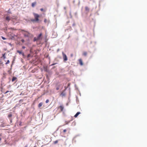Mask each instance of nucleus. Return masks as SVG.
<instances>
[{
	"label": "nucleus",
	"mask_w": 147,
	"mask_h": 147,
	"mask_svg": "<svg viewBox=\"0 0 147 147\" xmlns=\"http://www.w3.org/2000/svg\"><path fill=\"white\" fill-rule=\"evenodd\" d=\"M33 14L34 15L35 18L34 19H31L30 20V21L33 22H38L39 20V15L38 14L36 13H33Z\"/></svg>",
	"instance_id": "1"
},
{
	"label": "nucleus",
	"mask_w": 147,
	"mask_h": 147,
	"mask_svg": "<svg viewBox=\"0 0 147 147\" xmlns=\"http://www.w3.org/2000/svg\"><path fill=\"white\" fill-rule=\"evenodd\" d=\"M17 52L19 53L20 55H22L23 56V57L24 58H25L26 57V56L25 55V54L24 53L22 52V51H20L19 50H17Z\"/></svg>",
	"instance_id": "2"
},
{
	"label": "nucleus",
	"mask_w": 147,
	"mask_h": 147,
	"mask_svg": "<svg viewBox=\"0 0 147 147\" xmlns=\"http://www.w3.org/2000/svg\"><path fill=\"white\" fill-rule=\"evenodd\" d=\"M62 54L63 57V61H67V55L63 53Z\"/></svg>",
	"instance_id": "3"
},
{
	"label": "nucleus",
	"mask_w": 147,
	"mask_h": 147,
	"mask_svg": "<svg viewBox=\"0 0 147 147\" xmlns=\"http://www.w3.org/2000/svg\"><path fill=\"white\" fill-rule=\"evenodd\" d=\"M4 19L5 21H7L8 22H9L11 20V18L9 16H7L4 18Z\"/></svg>",
	"instance_id": "4"
},
{
	"label": "nucleus",
	"mask_w": 147,
	"mask_h": 147,
	"mask_svg": "<svg viewBox=\"0 0 147 147\" xmlns=\"http://www.w3.org/2000/svg\"><path fill=\"white\" fill-rule=\"evenodd\" d=\"M43 68L45 71L47 72H49V70L48 69V66H43Z\"/></svg>",
	"instance_id": "5"
},
{
	"label": "nucleus",
	"mask_w": 147,
	"mask_h": 147,
	"mask_svg": "<svg viewBox=\"0 0 147 147\" xmlns=\"http://www.w3.org/2000/svg\"><path fill=\"white\" fill-rule=\"evenodd\" d=\"M42 33H40L37 36V39L38 40H41L42 39Z\"/></svg>",
	"instance_id": "6"
},
{
	"label": "nucleus",
	"mask_w": 147,
	"mask_h": 147,
	"mask_svg": "<svg viewBox=\"0 0 147 147\" xmlns=\"http://www.w3.org/2000/svg\"><path fill=\"white\" fill-rule=\"evenodd\" d=\"M59 109H60L61 111L62 112L63 111L64 109V107L63 105H60L58 108Z\"/></svg>",
	"instance_id": "7"
},
{
	"label": "nucleus",
	"mask_w": 147,
	"mask_h": 147,
	"mask_svg": "<svg viewBox=\"0 0 147 147\" xmlns=\"http://www.w3.org/2000/svg\"><path fill=\"white\" fill-rule=\"evenodd\" d=\"M26 33L29 34L28 38H32L34 37V36L32 34H31L28 31H26Z\"/></svg>",
	"instance_id": "8"
},
{
	"label": "nucleus",
	"mask_w": 147,
	"mask_h": 147,
	"mask_svg": "<svg viewBox=\"0 0 147 147\" xmlns=\"http://www.w3.org/2000/svg\"><path fill=\"white\" fill-rule=\"evenodd\" d=\"M66 90V88L61 93V94H60V95L62 97L65 96L66 94L65 93H64V92H65Z\"/></svg>",
	"instance_id": "9"
},
{
	"label": "nucleus",
	"mask_w": 147,
	"mask_h": 147,
	"mask_svg": "<svg viewBox=\"0 0 147 147\" xmlns=\"http://www.w3.org/2000/svg\"><path fill=\"white\" fill-rule=\"evenodd\" d=\"M79 63L81 66H82L83 65V63L82 59H79Z\"/></svg>",
	"instance_id": "10"
},
{
	"label": "nucleus",
	"mask_w": 147,
	"mask_h": 147,
	"mask_svg": "<svg viewBox=\"0 0 147 147\" xmlns=\"http://www.w3.org/2000/svg\"><path fill=\"white\" fill-rule=\"evenodd\" d=\"M81 113L80 112L78 111L77 112V113L76 114L74 115V117L75 118L77 117L78 116V115Z\"/></svg>",
	"instance_id": "11"
},
{
	"label": "nucleus",
	"mask_w": 147,
	"mask_h": 147,
	"mask_svg": "<svg viewBox=\"0 0 147 147\" xmlns=\"http://www.w3.org/2000/svg\"><path fill=\"white\" fill-rule=\"evenodd\" d=\"M17 79V78L15 77V76H13L12 77V82H14L15 80H16Z\"/></svg>",
	"instance_id": "12"
},
{
	"label": "nucleus",
	"mask_w": 147,
	"mask_h": 147,
	"mask_svg": "<svg viewBox=\"0 0 147 147\" xmlns=\"http://www.w3.org/2000/svg\"><path fill=\"white\" fill-rule=\"evenodd\" d=\"M36 4V2H34L32 3V4H31L32 7H34L35 6Z\"/></svg>",
	"instance_id": "13"
},
{
	"label": "nucleus",
	"mask_w": 147,
	"mask_h": 147,
	"mask_svg": "<svg viewBox=\"0 0 147 147\" xmlns=\"http://www.w3.org/2000/svg\"><path fill=\"white\" fill-rule=\"evenodd\" d=\"M85 10L86 11H87L88 12H89V9L87 6H86L85 7Z\"/></svg>",
	"instance_id": "14"
},
{
	"label": "nucleus",
	"mask_w": 147,
	"mask_h": 147,
	"mask_svg": "<svg viewBox=\"0 0 147 147\" xmlns=\"http://www.w3.org/2000/svg\"><path fill=\"white\" fill-rule=\"evenodd\" d=\"M6 54V53H4L2 54V57L3 58V59H5L6 58V56H5V55Z\"/></svg>",
	"instance_id": "15"
},
{
	"label": "nucleus",
	"mask_w": 147,
	"mask_h": 147,
	"mask_svg": "<svg viewBox=\"0 0 147 147\" xmlns=\"http://www.w3.org/2000/svg\"><path fill=\"white\" fill-rule=\"evenodd\" d=\"M24 20H25L26 22H27V23L30 22V20L29 19H25V18H24Z\"/></svg>",
	"instance_id": "16"
},
{
	"label": "nucleus",
	"mask_w": 147,
	"mask_h": 147,
	"mask_svg": "<svg viewBox=\"0 0 147 147\" xmlns=\"http://www.w3.org/2000/svg\"><path fill=\"white\" fill-rule=\"evenodd\" d=\"M42 105V102H40L38 105V107L39 108L41 107Z\"/></svg>",
	"instance_id": "17"
},
{
	"label": "nucleus",
	"mask_w": 147,
	"mask_h": 147,
	"mask_svg": "<svg viewBox=\"0 0 147 147\" xmlns=\"http://www.w3.org/2000/svg\"><path fill=\"white\" fill-rule=\"evenodd\" d=\"M24 37H28L29 36V34L27 33V34H24Z\"/></svg>",
	"instance_id": "18"
},
{
	"label": "nucleus",
	"mask_w": 147,
	"mask_h": 147,
	"mask_svg": "<svg viewBox=\"0 0 147 147\" xmlns=\"http://www.w3.org/2000/svg\"><path fill=\"white\" fill-rule=\"evenodd\" d=\"M37 40H38V39H37V37L36 38V37H34V39H33V41L34 42H35L36 41H37Z\"/></svg>",
	"instance_id": "19"
},
{
	"label": "nucleus",
	"mask_w": 147,
	"mask_h": 147,
	"mask_svg": "<svg viewBox=\"0 0 147 147\" xmlns=\"http://www.w3.org/2000/svg\"><path fill=\"white\" fill-rule=\"evenodd\" d=\"M59 140H55V141L54 142H53L54 144H56L58 142V141H59Z\"/></svg>",
	"instance_id": "20"
},
{
	"label": "nucleus",
	"mask_w": 147,
	"mask_h": 147,
	"mask_svg": "<svg viewBox=\"0 0 147 147\" xmlns=\"http://www.w3.org/2000/svg\"><path fill=\"white\" fill-rule=\"evenodd\" d=\"M58 64V63H52V64H51V65H50V66H54L56 64Z\"/></svg>",
	"instance_id": "21"
},
{
	"label": "nucleus",
	"mask_w": 147,
	"mask_h": 147,
	"mask_svg": "<svg viewBox=\"0 0 147 147\" xmlns=\"http://www.w3.org/2000/svg\"><path fill=\"white\" fill-rule=\"evenodd\" d=\"M0 65L2 66H3L4 65V64H3V62L1 60H0Z\"/></svg>",
	"instance_id": "22"
},
{
	"label": "nucleus",
	"mask_w": 147,
	"mask_h": 147,
	"mask_svg": "<svg viewBox=\"0 0 147 147\" xmlns=\"http://www.w3.org/2000/svg\"><path fill=\"white\" fill-rule=\"evenodd\" d=\"M74 16L76 18L78 17V13L77 12H76L74 13Z\"/></svg>",
	"instance_id": "23"
},
{
	"label": "nucleus",
	"mask_w": 147,
	"mask_h": 147,
	"mask_svg": "<svg viewBox=\"0 0 147 147\" xmlns=\"http://www.w3.org/2000/svg\"><path fill=\"white\" fill-rule=\"evenodd\" d=\"M12 22H13V25H16L17 24V23H18L19 22H15V21H13V20H12Z\"/></svg>",
	"instance_id": "24"
},
{
	"label": "nucleus",
	"mask_w": 147,
	"mask_h": 147,
	"mask_svg": "<svg viewBox=\"0 0 147 147\" xmlns=\"http://www.w3.org/2000/svg\"><path fill=\"white\" fill-rule=\"evenodd\" d=\"M3 78H1V86H2L3 85Z\"/></svg>",
	"instance_id": "25"
},
{
	"label": "nucleus",
	"mask_w": 147,
	"mask_h": 147,
	"mask_svg": "<svg viewBox=\"0 0 147 147\" xmlns=\"http://www.w3.org/2000/svg\"><path fill=\"white\" fill-rule=\"evenodd\" d=\"M31 56V55L30 54H28L27 56H26V57L27 58H29Z\"/></svg>",
	"instance_id": "26"
},
{
	"label": "nucleus",
	"mask_w": 147,
	"mask_h": 147,
	"mask_svg": "<svg viewBox=\"0 0 147 147\" xmlns=\"http://www.w3.org/2000/svg\"><path fill=\"white\" fill-rule=\"evenodd\" d=\"M9 62H10V61H9V60H8L5 63V64L6 65H7L8 64H9Z\"/></svg>",
	"instance_id": "27"
},
{
	"label": "nucleus",
	"mask_w": 147,
	"mask_h": 147,
	"mask_svg": "<svg viewBox=\"0 0 147 147\" xmlns=\"http://www.w3.org/2000/svg\"><path fill=\"white\" fill-rule=\"evenodd\" d=\"M7 13H10L11 14V12L10 11V9H9L7 11Z\"/></svg>",
	"instance_id": "28"
},
{
	"label": "nucleus",
	"mask_w": 147,
	"mask_h": 147,
	"mask_svg": "<svg viewBox=\"0 0 147 147\" xmlns=\"http://www.w3.org/2000/svg\"><path fill=\"white\" fill-rule=\"evenodd\" d=\"M87 55V53L86 52H84L83 53V55H84V56H86Z\"/></svg>",
	"instance_id": "29"
},
{
	"label": "nucleus",
	"mask_w": 147,
	"mask_h": 147,
	"mask_svg": "<svg viewBox=\"0 0 147 147\" xmlns=\"http://www.w3.org/2000/svg\"><path fill=\"white\" fill-rule=\"evenodd\" d=\"M5 127L4 124H1L0 125V127Z\"/></svg>",
	"instance_id": "30"
},
{
	"label": "nucleus",
	"mask_w": 147,
	"mask_h": 147,
	"mask_svg": "<svg viewBox=\"0 0 147 147\" xmlns=\"http://www.w3.org/2000/svg\"><path fill=\"white\" fill-rule=\"evenodd\" d=\"M1 38L2 39H3V40H5L6 39V38H5V37H4L3 36H1Z\"/></svg>",
	"instance_id": "31"
},
{
	"label": "nucleus",
	"mask_w": 147,
	"mask_h": 147,
	"mask_svg": "<svg viewBox=\"0 0 147 147\" xmlns=\"http://www.w3.org/2000/svg\"><path fill=\"white\" fill-rule=\"evenodd\" d=\"M57 65L54 66L52 67V68L51 69H54L56 68V67H57Z\"/></svg>",
	"instance_id": "32"
},
{
	"label": "nucleus",
	"mask_w": 147,
	"mask_h": 147,
	"mask_svg": "<svg viewBox=\"0 0 147 147\" xmlns=\"http://www.w3.org/2000/svg\"><path fill=\"white\" fill-rule=\"evenodd\" d=\"M49 100L47 99L45 101V102H46V103H47L49 102Z\"/></svg>",
	"instance_id": "33"
},
{
	"label": "nucleus",
	"mask_w": 147,
	"mask_h": 147,
	"mask_svg": "<svg viewBox=\"0 0 147 147\" xmlns=\"http://www.w3.org/2000/svg\"><path fill=\"white\" fill-rule=\"evenodd\" d=\"M22 42L23 43H24V42H25V40L24 39H22L21 40Z\"/></svg>",
	"instance_id": "34"
},
{
	"label": "nucleus",
	"mask_w": 147,
	"mask_h": 147,
	"mask_svg": "<svg viewBox=\"0 0 147 147\" xmlns=\"http://www.w3.org/2000/svg\"><path fill=\"white\" fill-rule=\"evenodd\" d=\"M19 125L20 126H22V122L21 121H20V122H19Z\"/></svg>",
	"instance_id": "35"
},
{
	"label": "nucleus",
	"mask_w": 147,
	"mask_h": 147,
	"mask_svg": "<svg viewBox=\"0 0 147 147\" xmlns=\"http://www.w3.org/2000/svg\"><path fill=\"white\" fill-rule=\"evenodd\" d=\"M47 22V20L46 19H45L44 20V22L45 23H46Z\"/></svg>",
	"instance_id": "36"
},
{
	"label": "nucleus",
	"mask_w": 147,
	"mask_h": 147,
	"mask_svg": "<svg viewBox=\"0 0 147 147\" xmlns=\"http://www.w3.org/2000/svg\"><path fill=\"white\" fill-rule=\"evenodd\" d=\"M14 60H13V61H12V65H13V64H14Z\"/></svg>",
	"instance_id": "37"
},
{
	"label": "nucleus",
	"mask_w": 147,
	"mask_h": 147,
	"mask_svg": "<svg viewBox=\"0 0 147 147\" xmlns=\"http://www.w3.org/2000/svg\"><path fill=\"white\" fill-rule=\"evenodd\" d=\"M40 10L42 11H44V9L43 8H41L40 9Z\"/></svg>",
	"instance_id": "38"
},
{
	"label": "nucleus",
	"mask_w": 147,
	"mask_h": 147,
	"mask_svg": "<svg viewBox=\"0 0 147 147\" xmlns=\"http://www.w3.org/2000/svg\"><path fill=\"white\" fill-rule=\"evenodd\" d=\"M67 131V130L66 129H64L63 130V132L64 133L65 132Z\"/></svg>",
	"instance_id": "39"
},
{
	"label": "nucleus",
	"mask_w": 147,
	"mask_h": 147,
	"mask_svg": "<svg viewBox=\"0 0 147 147\" xmlns=\"http://www.w3.org/2000/svg\"><path fill=\"white\" fill-rule=\"evenodd\" d=\"M12 116V115L11 114H10L9 115H8V117H11Z\"/></svg>",
	"instance_id": "40"
},
{
	"label": "nucleus",
	"mask_w": 147,
	"mask_h": 147,
	"mask_svg": "<svg viewBox=\"0 0 147 147\" xmlns=\"http://www.w3.org/2000/svg\"><path fill=\"white\" fill-rule=\"evenodd\" d=\"M16 123L14 126V127H13V128H14V129H16Z\"/></svg>",
	"instance_id": "41"
},
{
	"label": "nucleus",
	"mask_w": 147,
	"mask_h": 147,
	"mask_svg": "<svg viewBox=\"0 0 147 147\" xmlns=\"http://www.w3.org/2000/svg\"><path fill=\"white\" fill-rule=\"evenodd\" d=\"M56 89L57 90H58L59 89V87H57L56 88Z\"/></svg>",
	"instance_id": "42"
},
{
	"label": "nucleus",
	"mask_w": 147,
	"mask_h": 147,
	"mask_svg": "<svg viewBox=\"0 0 147 147\" xmlns=\"http://www.w3.org/2000/svg\"><path fill=\"white\" fill-rule=\"evenodd\" d=\"M75 88H76V89H78V88L77 87V86H76V84H75Z\"/></svg>",
	"instance_id": "43"
},
{
	"label": "nucleus",
	"mask_w": 147,
	"mask_h": 147,
	"mask_svg": "<svg viewBox=\"0 0 147 147\" xmlns=\"http://www.w3.org/2000/svg\"><path fill=\"white\" fill-rule=\"evenodd\" d=\"M26 48V47L24 46H22V48L23 49H25Z\"/></svg>",
	"instance_id": "44"
},
{
	"label": "nucleus",
	"mask_w": 147,
	"mask_h": 147,
	"mask_svg": "<svg viewBox=\"0 0 147 147\" xmlns=\"http://www.w3.org/2000/svg\"><path fill=\"white\" fill-rule=\"evenodd\" d=\"M26 40L28 42H29L30 41V39H29V38H28V39H27Z\"/></svg>",
	"instance_id": "45"
},
{
	"label": "nucleus",
	"mask_w": 147,
	"mask_h": 147,
	"mask_svg": "<svg viewBox=\"0 0 147 147\" xmlns=\"http://www.w3.org/2000/svg\"><path fill=\"white\" fill-rule=\"evenodd\" d=\"M9 92V91H8V90H7V91L5 93V94H6V93H7V92Z\"/></svg>",
	"instance_id": "46"
},
{
	"label": "nucleus",
	"mask_w": 147,
	"mask_h": 147,
	"mask_svg": "<svg viewBox=\"0 0 147 147\" xmlns=\"http://www.w3.org/2000/svg\"><path fill=\"white\" fill-rule=\"evenodd\" d=\"M75 25V24L74 23L72 25V26H74Z\"/></svg>",
	"instance_id": "47"
},
{
	"label": "nucleus",
	"mask_w": 147,
	"mask_h": 147,
	"mask_svg": "<svg viewBox=\"0 0 147 147\" xmlns=\"http://www.w3.org/2000/svg\"><path fill=\"white\" fill-rule=\"evenodd\" d=\"M76 100L77 101L78 99V97L77 96H76Z\"/></svg>",
	"instance_id": "48"
},
{
	"label": "nucleus",
	"mask_w": 147,
	"mask_h": 147,
	"mask_svg": "<svg viewBox=\"0 0 147 147\" xmlns=\"http://www.w3.org/2000/svg\"><path fill=\"white\" fill-rule=\"evenodd\" d=\"M22 31L24 32H26V31H27L25 30H22Z\"/></svg>",
	"instance_id": "49"
},
{
	"label": "nucleus",
	"mask_w": 147,
	"mask_h": 147,
	"mask_svg": "<svg viewBox=\"0 0 147 147\" xmlns=\"http://www.w3.org/2000/svg\"><path fill=\"white\" fill-rule=\"evenodd\" d=\"M28 147V145L26 144L24 147Z\"/></svg>",
	"instance_id": "50"
},
{
	"label": "nucleus",
	"mask_w": 147,
	"mask_h": 147,
	"mask_svg": "<svg viewBox=\"0 0 147 147\" xmlns=\"http://www.w3.org/2000/svg\"><path fill=\"white\" fill-rule=\"evenodd\" d=\"M7 49H6V48H4V51H6L7 50Z\"/></svg>",
	"instance_id": "51"
},
{
	"label": "nucleus",
	"mask_w": 147,
	"mask_h": 147,
	"mask_svg": "<svg viewBox=\"0 0 147 147\" xmlns=\"http://www.w3.org/2000/svg\"><path fill=\"white\" fill-rule=\"evenodd\" d=\"M70 122V121H67V124H68V123H69Z\"/></svg>",
	"instance_id": "52"
},
{
	"label": "nucleus",
	"mask_w": 147,
	"mask_h": 147,
	"mask_svg": "<svg viewBox=\"0 0 147 147\" xmlns=\"http://www.w3.org/2000/svg\"><path fill=\"white\" fill-rule=\"evenodd\" d=\"M13 65H12V64H11V68H12V66Z\"/></svg>",
	"instance_id": "53"
},
{
	"label": "nucleus",
	"mask_w": 147,
	"mask_h": 147,
	"mask_svg": "<svg viewBox=\"0 0 147 147\" xmlns=\"http://www.w3.org/2000/svg\"><path fill=\"white\" fill-rule=\"evenodd\" d=\"M10 123H11L12 122V121L11 119L10 121Z\"/></svg>",
	"instance_id": "54"
},
{
	"label": "nucleus",
	"mask_w": 147,
	"mask_h": 147,
	"mask_svg": "<svg viewBox=\"0 0 147 147\" xmlns=\"http://www.w3.org/2000/svg\"><path fill=\"white\" fill-rule=\"evenodd\" d=\"M3 78H3H5V77L4 76H3V77L2 78Z\"/></svg>",
	"instance_id": "55"
},
{
	"label": "nucleus",
	"mask_w": 147,
	"mask_h": 147,
	"mask_svg": "<svg viewBox=\"0 0 147 147\" xmlns=\"http://www.w3.org/2000/svg\"><path fill=\"white\" fill-rule=\"evenodd\" d=\"M71 57L73 56V54H71Z\"/></svg>",
	"instance_id": "56"
},
{
	"label": "nucleus",
	"mask_w": 147,
	"mask_h": 147,
	"mask_svg": "<svg viewBox=\"0 0 147 147\" xmlns=\"http://www.w3.org/2000/svg\"><path fill=\"white\" fill-rule=\"evenodd\" d=\"M22 101V99H21L20 100H19V102H20V101Z\"/></svg>",
	"instance_id": "57"
},
{
	"label": "nucleus",
	"mask_w": 147,
	"mask_h": 147,
	"mask_svg": "<svg viewBox=\"0 0 147 147\" xmlns=\"http://www.w3.org/2000/svg\"><path fill=\"white\" fill-rule=\"evenodd\" d=\"M9 44L10 45H11H11H11V43H9Z\"/></svg>",
	"instance_id": "58"
},
{
	"label": "nucleus",
	"mask_w": 147,
	"mask_h": 147,
	"mask_svg": "<svg viewBox=\"0 0 147 147\" xmlns=\"http://www.w3.org/2000/svg\"><path fill=\"white\" fill-rule=\"evenodd\" d=\"M6 74V73H3V75H4V76H5V75Z\"/></svg>",
	"instance_id": "59"
},
{
	"label": "nucleus",
	"mask_w": 147,
	"mask_h": 147,
	"mask_svg": "<svg viewBox=\"0 0 147 147\" xmlns=\"http://www.w3.org/2000/svg\"><path fill=\"white\" fill-rule=\"evenodd\" d=\"M66 105L68 106V104L67 103L66 104Z\"/></svg>",
	"instance_id": "60"
},
{
	"label": "nucleus",
	"mask_w": 147,
	"mask_h": 147,
	"mask_svg": "<svg viewBox=\"0 0 147 147\" xmlns=\"http://www.w3.org/2000/svg\"><path fill=\"white\" fill-rule=\"evenodd\" d=\"M1 138H0V141L1 140Z\"/></svg>",
	"instance_id": "61"
},
{
	"label": "nucleus",
	"mask_w": 147,
	"mask_h": 147,
	"mask_svg": "<svg viewBox=\"0 0 147 147\" xmlns=\"http://www.w3.org/2000/svg\"><path fill=\"white\" fill-rule=\"evenodd\" d=\"M14 38V36H12V38Z\"/></svg>",
	"instance_id": "62"
},
{
	"label": "nucleus",
	"mask_w": 147,
	"mask_h": 147,
	"mask_svg": "<svg viewBox=\"0 0 147 147\" xmlns=\"http://www.w3.org/2000/svg\"><path fill=\"white\" fill-rule=\"evenodd\" d=\"M70 28L71 29V26H70Z\"/></svg>",
	"instance_id": "63"
},
{
	"label": "nucleus",
	"mask_w": 147,
	"mask_h": 147,
	"mask_svg": "<svg viewBox=\"0 0 147 147\" xmlns=\"http://www.w3.org/2000/svg\"><path fill=\"white\" fill-rule=\"evenodd\" d=\"M34 147H36V146H34Z\"/></svg>",
	"instance_id": "64"
}]
</instances>
